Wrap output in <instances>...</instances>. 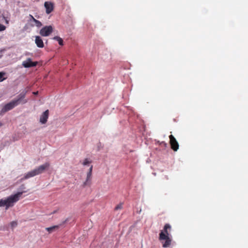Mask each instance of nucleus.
Segmentation results:
<instances>
[{
    "mask_svg": "<svg viewBox=\"0 0 248 248\" xmlns=\"http://www.w3.org/2000/svg\"><path fill=\"white\" fill-rule=\"evenodd\" d=\"M33 93L35 95L37 94L38 93V92H33Z\"/></svg>",
    "mask_w": 248,
    "mask_h": 248,
    "instance_id": "obj_22",
    "label": "nucleus"
},
{
    "mask_svg": "<svg viewBox=\"0 0 248 248\" xmlns=\"http://www.w3.org/2000/svg\"><path fill=\"white\" fill-rule=\"evenodd\" d=\"M5 75V73L4 72H0V82L2 81L5 79V78L3 76Z\"/></svg>",
    "mask_w": 248,
    "mask_h": 248,
    "instance_id": "obj_14",
    "label": "nucleus"
},
{
    "mask_svg": "<svg viewBox=\"0 0 248 248\" xmlns=\"http://www.w3.org/2000/svg\"><path fill=\"white\" fill-rule=\"evenodd\" d=\"M6 27L4 25L0 24V31H3L5 30Z\"/></svg>",
    "mask_w": 248,
    "mask_h": 248,
    "instance_id": "obj_17",
    "label": "nucleus"
},
{
    "mask_svg": "<svg viewBox=\"0 0 248 248\" xmlns=\"http://www.w3.org/2000/svg\"><path fill=\"white\" fill-rule=\"evenodd\" d=\"M58 42L60 45H61V46L63 45V40L61 38H60V39H59V40H58Z\"/></svg>",
    "mask_w": 248,
    "mask_h": 248,
    "instance_id": "obj_19",
    "label": "nucleus"
},
{
    "mask_svg": "<svg viewBox=\"0 0 248 248\" xmlns=\"http://www.w3.org/2000/svg\"><path fill=\"white\" fill-rule=\"evenodd\" d=\"M23 193V191L18 192L5 199H0V207L5 206L6 209H8L9 207L13 206L14 204L19 200Z\"/></svg>",
    "mask_w": 248,
    "mask_h": 248,
    "instance_id": "obj_2",
    "label": "nucleus"
},
{
    "mask_svg": "<svg viewBox=\"0 0 248 248\" xmlns=\"http://www.w3.org/2000/svg\"><path fill=\"white\" fill-rule=\"evenodd\" d=\"M58 228V226H53L50 227L46 228V230L49 233H51L54 232L56 229Z\"/></svg>",
    "mask_w": 248,
    "mask_h": 248,
    "instance_id": "obj_13",
    "label": "nucleus"
},
{
    "mask_svg": "<svg viewBox=\"0 0 248 248\" xmlns=\"http://www.w3.org/2000/svg\"><path fill=\"white\" fill-rule=\"evenodd\" d=\"M35 43L36 44L37 47L39 48H43L44 46V42L39 36H36L35 39Z\"/></svg>",
    "mask_w": 248,
    "mask_h": 248,
    "instance_id": "obj_11",
    "label": "nucleus"
},
{
    "mask_svg": "<svg viewBox=\"0 0 248 248\" xmlns=\"http://www.w3.org/2000/svg\"><path fill=\"white\" fill-rule=\"evenodd\" d=\"M37 64V62H32L31 58H28L26 61H23L22 62V65L25 68L34 67L36 66Z\"/></svg>",
    "mask_w": 248,
    "mask_h": 248,
    "instance_id": "obj_8",
    "label": "nucleus"
},
{
    "mask_svg": "<svg viewBox=\"0 0 248 248\" xmlns=\"http://www.w3.org/2000/svg\"><path fill=\"white\" fill-rule=\"evenodd\" d=\"M49 166L50 164L49 163L46 162L38 167L35 168L34 169L28 171L24 174L23 176L20 179V182H22L25 180L42 173L46 170L49 168Z\"/></svg>",
    "mask_w": 248,
    "mask_h": 248,
    "instance_id": "obj_3",
    "label": "nucleus"
},
{
    "mask_svg": "<svg viewBox=\"0 0 248 248\" xmlns=\"http://www.w3.org/2000/svg\"><path fill=\"white\" fill-rule=\"evenodd\" d=\"M46 12L47 14H50L54 9V4L50 1H46L44 3Z\"/></svg>",
    "mask_w": 248,
    "mask_h": 248,
    "instance_id": "obj_9",
    "label": "nucleus"
},
{
    "mask_svg": "<svg viewBox=\"0 0 248 248\" xmlns=\"http://www.w3.org/2000/svg\"><path fill=\"white\" fill-rule=\"evenodd\" d=\"M30 16L31 17L32 20L35 22V26L36 27H40L42 25L41 22L40 21H39V20H37L36 19H35L32 16L30 15Z\"/></svg>",
    "mask_w": 248,
    "mask_h": 248,
    "instance_id": "obj_12",
    "label": "nucleus"
},
{
    "mask_svg": "<svg viewBox=\"0 0 248 248\" xmlns=\"http://www.w3.org/2000/svg\"><path fill=\"white\" fill-rule=\"evenodd\" d=\"M171 227L170 224H166L164 227L163 231H161L159 234V239L165 240V242L163 244V248H168L171 244V239L169 237V233L168 229H170Z\"/></svg>",
    "mask_w": 248,
    "mask_h": 248,
    "instance_id": "obj_4",
    "label": "nucleus"
},
{
    "mask_svg": "<svg viewBox=\"0 0 248 248\" xmlns=\"http://www.w3.org/2000/svg\"><path fill=\"white\" fill-rule=\"evenodd\" d=\"M11 226L12 228H14L15 227H16L17 225V223L16 221H12L11 223Z\"/></svg>",
    "mask_w": 248,
    "mask_h": 248,
    "instance_id": "obj_16",
    "label": "nucleus"
},
{
    "mask_svg": "<svg viewBox=\"0 0 248 248\" xmlns=\"http://www.w3.org/2000/svg\"><path fill=\"white\" fill-rule=\"evenodd\" d=\"M170 140V144L171 145V148L174 151H177L179 149V144L175 138L172 135H170L169 136Z\"/></svg>",
    "mask_w": 248,
    "mask_h": 248,
    "instance_id": "obj_7",
    "label": "nucleus"
},
{
    "mask_svg": "<svg viewBox=\"0 0 248 248\" xmlns=\"http://www.w3.org/2000/svg\"><path fill=\"white\" fill-rule=\"evenodd\" d=\"M2 18L5 20V22L6 24L9 23V20L8 19V18L7 17H6L4 16H3Z\"/></svg>",
    "mask_w": 248,
    "mask_h": 248,
    "instance_id": "obj_20",
    "label": "nucleus"
},
{
    "mask_svg": "<svg viewBox=\"0 0 248 248\" xmlns=\"http://www.w3.org/2000/svg\"><path fill=\"white\" fill-rule=\"evenodd\" d=\"M2 125V123H1V122L0 121V126H1Z\"/></svg>",
    "mask_w": 248,
    "mask_h": 248,
    "instance_id": "obj_23",
    "label": "nucleus"
},
{
    "mask_svg": "<svg viewBox=\"0 0 248 248\" xmlns=\"http://www.w3.org/2000/svg\"><path fill=\"white\" fill-rule=\"evenodd\" d=\"M49 111L48 110H46L40 116V122L43 124L46 123L48 117Z\"/></svg>",
    "mask_w": 248,
    "mask_h": 248,
    "instance_id": "obj_10",
    "label": "nucleus"
},
{
    "mask_svg": "<svg viewBox=\"0 0 248 248\" xmlns=\"http://www.w3.org/2000/svg\"><path fill=\"white\" fill-rule=\"evenodd\" d=\"M91 163V161L88 159H85L83 162V165L85 166Z\"/></svg>",
    "mask_w": 248,
    "mask_h": 248,
    "instance_id": "obj_15",
    "label": "nucleus"
},
{
    "mask_svg": "<svg viewBox=\"0 0 248 248\" xmlns=\"http://www.w3.org/2000/svg\"><path fill=\"white\" fill-rule=\"evenodd\" d=\"M122 208V203H120L119 205H118L115 208L116 210L120 209Z\"/></svg>",
    "mask_w": 248,
    "mask_h": 248,
    "instance_id": "obj_18",
    "label": "nucleus"
},
{
    "mask_svg": "<svg viewBox=\"0 0 248 248\" xmlns=\"http://www.w3.org/2000/svg\"><path fill=\"white\" fill-rule=\"evenodd\" d=\"M59 39H60V37L57 36L54 37L53 38V39L57 40V41Z\"/></svg>",
    "mask_w": 248,
    "mask_h": 248,
    "instance_id": "obj_21",
    "label": "nucleus"
},
{
    "mask_svg": "<svg viewBox=\"0 0 248 248\" xmlns=\"http://www.w3.org/2000/svg\"><path fill=\"white\" fill-rule=\"evenodd\" d=\"M53 30L52 26H46L40 31L39 33L42 36L46 37L49 36L52 32Z\"/></svg>",
    "mask_w": 248,
    "mask_h": 248,
    "instance_id": "obj_5",
    "label": "nucleus"
},
{
    "mask_svg": "<svg viewBox=\"0 0 248 248\" xmlns=\"http://www.w3.org/2000/svg\"><path fill=\"white\" fill-rule=\"evenodd\" d=\"M27 93V91L25 90L22 91L16 98L4 105L1 110V113H5L10 110H11L20 104H24L28 102V100L27 99H24V98Z\"/></svg>",
    "mask_w": 248,
    "mask_h": 248,
    "instance_id": "obj_1",
    "label": "nucleus"
},
{
    "mask_svg": "<svg viewBox=\"0 0 248 248\" xmlns=\"http://www.w3.org/2000/svg\"><path fill=\"white\" fill-rule=\"evenodd\" d=\"M92 171H93V166H91L88 172L87 173V176L85 181L83 183V186H89L91 185L92 183Z\"/></svg>",
    "mask_w": 248,
    "mask_h": 248,
    "instance_id": "obj_6",
    "label": "nucleus"
}]
</instances>
